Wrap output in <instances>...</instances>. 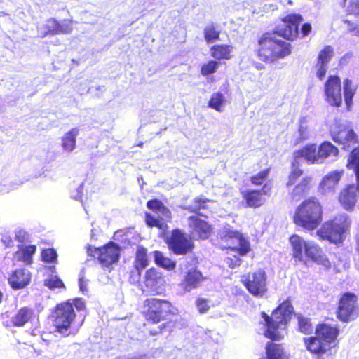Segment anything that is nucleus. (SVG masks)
Wrapping results in <instances>:
<instances>
[{
    "label": "nucleus",
    "instance_id": "f257e3e1",
    "mask_svg": "<svg viewBox=\"0 0 359 359\" xmlns=\"http://www.w3.org/2000/svg\"><path fill=\"white\" fill-rule=\"evenodd\" d=\"M303 22L299 13H287L280 18V24L271 32L258 36L255 48L257 59L264 64H273L292 54V46L289 41L308 36L312 32L310 22Z\"/></svg>",
    "mask_w": 359,
    "mask_h": 359
},
{
    "label": "nucleus",
    "instance_id": "f03ea898",
    "mask_svg": "<svg viewBox=\"0 0 359 359\" xmlns=\"http://www.w3.org/2000/svg\"><path fill=\"white\" fill-rule=\"evenodd\" d=\"M143 309V330L151 336L162 334L168 327L169 322L159 323L178 313L177 309L170 301L156 297L146 299Z\"/></svg>",
    "mask_w": 359,
    "mask_h": 359
},
{
    "label": "nucleus",
    "instance_id": "7ed1b4c3",
    "mask_svg": "<svg viewBox=\"0 0 359 359\" xmlns=\"http://www.w3.org/2000/svg\"><path fill=\"white\" fill-rule=\"evenodd\" d=\"M340 330L337 325L320 323L315 327V335L303 338L306 349L318 359L331 355V350L338 344Z\"/></svg>",
    "mask_w": 359,
    "mask_h": 359
},
{
    "label": "nucleus",
    "instance_id": "20e7f679",
    "mask_svg": "<svg viewBox=\"0 0 359 359\" xmlns=\"http://www.w3.org/2000/svg\"><path fill=\"white\" fill-rule=\"evenodd\" d=\"M74 309L77 312L84 311V301L80 298L68 299L56 304L52 309L50 317L56 332L64 336L75 334L77 332L81 323L75 326L76 314Z\"/></svg>",
    "mask_w": 359,
    "mask_h": 359
},
{
    "label": "nucleus",
    "instance_id": "39448f33",
    "mask_svg": "<svg viewBox=\"0 0 359 359\" xmlns=\"http://www.w3.org/2000/svg\"><path fill=\"white\" fill-rule=\"evenodd\" d=\"M323 219V206L316 197H309L302 201L296 208L292 217L294 224L309 231L316 230Z\"/></svg>",
    "mask_w": 359,
    "mask_h": 359
},
{
    "label": "nucleus",
    "instance_id": "423d86ee",
    "mask_svg": "<svg viewBox=\"0 0 359 359\" xmlns=\"http://www.w3.org/2000/svg\"><path fill=\"white\" fill-rule=\"evenodd\" d=\"M351 221L347 215H339L321 223L317 229L316 234L320 240L328 241L334 244L342 243L344 241V234L349 230Z\"/></svg>",
    "mask_w": 359,
    "mask_h": 359
},
{
    "label": "nucleus",
    "instance_id": "0eeeda50",
    "mask_svg": "<svg viewBox=\"0 0 359 359\" xmlns=\"http://www.w3.org/2000/svg\"><path fill=\"white\" fill-rule=\"evenodd\" d=\"M337 318L342 323H350L359 317V303L357 295L353 292L342 293L335 311Z\"/></svg>",
    "mask_w": 359,
    "mask_h": 359
},
{
    "label": "nucleus",
    "instance_id": "6e6552de",
    "mask_svg": "<svg viewBox=\"0 0 359 359\" xmlns=\"http://www.w3.org/2000/svg\"><path fill=\"white\" fill-rule=\"evenodd\" d=\"M168 250L175 255H187L192 253L195 245L189 235L180 229L171 231L165 239Z\"/></svg>",
    "mask_w": 359,
    "mask_h": 359
},
{
    "label": "nucleus",
    "instance_id": "1a4fd4ad",
    "mask_svg": "<svg viewBox=\"0 0 359 359\" xmlns=\"http://www.w3.org/2000/svg\"><path fill=\"white\" fill-rule=\"evenodd\" d=\"M241 282L253 297H262L268 292L267 275L262 269L243 275Z\"/></svg>",
    "mask_w": 359,
    "mask_h": 359
},
{
    "label": "nucleus",
    "instance_id": "9d476101",
    "mask_svg": "<svg viewBox=\"0 0 359 359\" xmlns=\"http://www.w3.org/2000/svg\"><path fill=\"white\" fill-rule=\"evenodd\" d=\"M121 248L113 242L109 241L102 247H88V254L97 259L101 266L109 268L118 262L120 258Z\"/></svg>",
    "mask_w": 359,
    "mask_h": 359
},
{
    "label": "nucleus",
    "instance_id": "9b49d317",
    "mask_svg": "<svg viewBox=\"0 0 359 359\" xmlns=\"http://www.w3.org/2000/svg\"><path fill=\"white\" fill-rule=\"evenodd\" d=\"M330 137L345 151L359 143L358 137L351 124L335 123L334 128L330 130Z\"/></svg>",
    "mask_w": 359,
    "mask_h": 359
},
{
    "label": "nucleus",
    "instance_id": "f8f14e48",
    "mask_svg": "<svg viewBox=\"0 0 359 359\" xmlns=\"http://www.w3.org/2000/svg\"><path fill=\"white\" fill-rule=\"evenodd\" d=\"M272 184L265 182L261 189H248L241 190L242 203L245 208H258L262 206L266 199L264 196H271L272 193Z\"/></svg>",
    "mask_w": 359,
    "mask_h": 359
},
{
    "label": "nucleus",
    "instance_id": "ddd939ff",
    "mask_svg": "<svg viewBox=\"0 0 359 359\" xmlns=\"http://www.w3.org/2000/svg\"><path fill=\"white\" fill-rule=\"evenodd\" d=\"M220 239L226 243L233 245L228 246L227 248L237 252L241 256H245L250 251L249 242L238 231L230 228L224 229Z\"/></svg>",
    "mask_w": 359,
    "mask_h": 359
},
{
    "label": "nucleus",
    "instance_id": "4468645a",
    "mask_svg": "<svg viewBox=\"0 0 359 359\" xmlns=\"http://www.w3.org/2000/svg\"><path fill=\"white\" fill-rule=\"evenodd\" d=\"M325 101L332 107H340L342 104L341 80L337 74H330L324 83Z\"/></svg>",
    "mask_w": 359,
    "mask_h": 359
},
{
    "label": "nucleus",
    "instance_id": "2eb2a0df",
    "mask_svg": "<svg viewBox=\"0 0 359 359\" xmlns=\"http://www.w3.org/2000/svg\"><path fill=\"white\" fill-rule=\"evenodd\" d=\"M359 198V180L356 184L346 185L341 189L338 195V201L340 205L347 211L353 210Z\"/></svg>",
    "mask_w": 359,
    "mask_h": 359
},
{
    "label": "nucleus",
    "instance_id": "dca6fc26",
    "mask_svg": "<svg viewBox=\"0 0 359 359\" xmlns=\"http://www.w3.org/2000/svg\"><path fill=\"white\" fill-rule=\"evenodd\" d=\"M334 57V49L330 46H325L320 50L315 65L316 75L319 80H323L327 72L328 65Z\"/></svg>",
    "mask_w": 359,
    "mask_h": 359
},
{
    "label": "nucleus",
    "instance_id": "f3484780",
    "mask_svg": "<svg viewBox=\"0 0 359 359\" xmlns=\"http://www.w3.org/2000/svg\"><path fill=\"white\" fill-rule=\"evenodd\" d=\"M201 215H191L188 217L189 226L198 238L208 239L212 233V226L208 222L202 219Z\"/></svg>",
    "mask_w": 359,
    "mask_h": 359
},
{
    "label": "nucleus",
    "instance_id": "a211bd4d",
    "mask_svg": "<svg viewBox=\"0 0 359 359\" xmlns=\"http://www.w3.org/2000/svg\"><path fill=\"white\" fill-rule=\"evenodd\" d=\"M344 175V170H335L325 175L318 184V190L323 194L334 191Z\"/></svg>",
    "mask_w": 359,
    "mask_h": 359
},
{
    "label": "nucleus",
    "instance_id": "6ab92c4d",
    "mask_svg": "<svg viewBox=\"0 0 359 359\" xmlns=\"http://www.w3.org/2000/svg\"><path fill=\"white\" fill-rule=\"evenodd\" d=\"M31 273L24 268L13 270L8 278L10 287L15 290H21L27 286L31 281Z\"/></svg>",
    "mask_w": 359,
    "mask_h": 359
},
{
    "label": "nucleus",
    "instance_id": "aec40b11",
    "mask_svg": "<svg viewBox=\"0 0 359 359\" xmlns=\"http://www.w3.org/2000/svg\"><path fill=\"white\" fill-rule=\"evenodd\" d=\"M205 280L201 271L196 266L192 267L185 273L180 285L185 291H191V290L198 287L202 282Z\"/></svg>",
    "mask_w": 359,
    "mask_h": 359
},
{
    "label": "nucleus",
    "instance_id": "412c9836",
    "mask_svg": "<svg viewBox=\"0 0 359 359\" xmlns=\"http://www.w3.org/2000/svg\"><path fill=\"white\" fill-rule=\"evenodd\" d=\"M144 283L147 289L155 294H158L159 288L165 283L161 273L154 267L146 271L144 276Z\"/></svg>",
    "mask_w": 359,
    "mask_h": 359
},
{
    "label": "nucleus",
    "instance_id": "4be33fe9",
    "mask_svg": "<svg viewBox=\"0 0 359 359\" xmlns=\"http://www.w3.org/2000/svg\"><path fill=\"white\" fill-rule=\"evenodd\" d=\"M318 147L315 143H310L293 152V159L299 161L304 158L309 164H319Z\"/></svg>",
    "mask_w": 359,
    "mask_h": 359
},
{
    "label": "nucleus",
    "instance_id": "5701e85b",
    "mask_svg": "<svg viewBox=\"0 0 359 359\" xmlns=\"http://www.w3.org/2000/svg\"><path fill=\"white\" fill-rule=\"evenodd\" d=\"M305 255L308 259L322 265L327 269L331 268V263L327 257L323 253L322 248L313 242H309L307 244Z\"/></svg>",
    "mask_w": 359,
    "mask_h": 359
},
{
    "label": "nucleus",
    "instance_id": "b1692460",
    "mask_svg": "<svg viewBox=\"0 0 359 359\" xmlns=\"http://www.w3.org/2000/svg\"><path fill=\"white\" fill-rule=\"evenodd\" d=\"M233 47L230 44L218 43L210 47V53L214 60L221 63L233 57Z\"/></svg>",
    "mask_w": 359,
    "mask_h": 359
},
{
    "label": "nucleus",
    "instance_id": "393cba45",
    "mask_svg": "<svg viewBox=\"0 0 359 359\" xmlns=\"http://www.w3.org/2000/svg\"><path fill=\"white\" fill-rule=\"evenodd\" d=\"M289 241L292 246V257L299 262L304 260V252L306 253V248L309 242H306L300 236L292 234Z\"/></svg>",
    "mask_w": 359,
    "mask_h": 359
},
{
    "label": "nucleus",
    "instance_id": "a878e982",
    "mask_svg": "<svg viewBox=\"0 0 359 359\" xmlns=\"http://www.w3.org/2000/svg\"><path fill=\"white\" fill-rule=\"evenodd\" d=\"M34 317V309L29 306L21 307L11 318L13 327H22Z\"/></svg>",
    "mask_w": 359,
    "mask_h": 359
},
{
    "label": "nucleus",
    "instance_id": "bb28decb",
    "mask_svg": "<svg viewBox=\"0 0 359 359\" xmlns=\"http://www.w3.org/2000/svg\"><path fill=\"white\" fill-rule=\"evenodd\" d=\"M318 147L320 163L329 158H336L339 154V148L329 140L323 141Z\"/></svg>",
    "mask_w": 359,
    "mask_h": 359
},
{
    "label": "nucleus",
    "instance_id": "cd10ccee",
    "mask_svg": "<svg viewBox=\"0 0 359 359\" xmlns=\"http://www.w3.org/2000/svg\"><path fill=\"white\" fill-rule=\"evenodd\" d=\"M297 320V330L299 333L305 335H310L313 333L315 327H313L311 318L304 316L302 313H293Z\"/></svg>",
    "mask_w": 359,
    "mask_h": 359
},
{
    "label": "nucleus",
    "instance_id": "c85d7f7f",
    "mask_svg": "<svg viewBox=\"0 0 359 359\" xmlns=\"http://www.w3.org/2000/svg\"><path fill=\"white\" fill-rule=\"evenodd\" d=\"M313 178L311 176H304L299 182L294 184L292 190L293 198L302 197L307 194L312 187Z\"/></svg>",
    "mask_w": 359,
    "mask_h": 359
},
{
    "label": "nucleus",
    "instance_id": "c756f323",
    "mask_svg": "<svg viewBox=\"0 0 359 359\" xmlns=\"http://www.w3.org/2000/svg\"><path fill=\"white\" fill-rule=\"evenodd\" d=\"M213 200L209 199L203 196H197L193 199V204L189 206L187 210L191 213H194V215H201L202 217H205L208 218L207 216L203 215L201 213V210H208V203L213 202Z\"/></svg>",
    "mask_w": 359,
    "mask_h": 359
},
{
    "label": "nucleus",
    "instance_id": "7c9ffc66",
    "mask_svg": "<svg viewBox=\"0 0 359 359\" xmlns=\"http://www.w3.org/2000/svg\"><path fill=\"white\" fill-rule=\"evenodd\" d=\"M36 251V247L34 245H29L26 246H19V250L15 252L19 261L24 262L26 264H31L32 263V256Z\"/></svg>",
    "mask_w": 359,
    "mask_h": 359
},
{
    "label": "nucleus",
    "instance_id": "2f4dec72",
    "mask_svg": "<svg viewBox=\"0 0 359 359\" xmlns=\"http://www.w3.org/2000/svg\"><path fill=\"white\" fill-rule=\"evenodd\" d=\"M79 133L78 128H72L62 138V147L67 151H72L76 147V137Z\"/></svg>",
    "mask_w": 359,
    "mask_h": 359
},
{
    "label": "nucleus",
    "instance_id": "473e14b6",
    "mask_svg": "<svg viewBox=\"0 0 359 359\" xmlns=\"http://www.w3.org/2000/svg\"><path fill=\"white\" fill-rule=\"evenodd\" d=\"M356 88L354 86L352 80L346 78L343 81V93L344 100L348 108H349L353 103V98L355 94Z\"/></svg>",
    "mask_w": 359,
    "mask_h": 359
},
{
    "label": "nucleus",
    "instance_id": "72a5a7b5",
    "mask_svg": "<svg viewBox=\"0 0 359 359\" xmlns=\"http://www.w3.org/2000/svg\"><path fill=\"white\" fill-rule=\"evenodd\" d=\"M290 168L291 170L286 183V186L288 187L294 185L299 178L304 174V170L300 168L299 161L294 159H292Z\"/></svg>",
    "mask_w": 359,
    "mask_h": 359
},
{
    "label": "nucleus",
    "instance_id": "f704fd0d",
    "mask_svg": "<svg viewBox=\"0 0 359 359\" xmlns=\"http://www.w3.org/2000/svg\"><path fill=\"white\" fill-rule=\"evenodd\" d=\"M149 265L147 250L143 246H138L134 260L135 268L144 269Z\"/></svg>",
    "mask_w": 359,
    "mask_h": 359
},
{
    "label": "nucleus",
    "instance_id": "c9c22d12",
    "mask_svg": "<svg viewBox=\"0 0 359 359\" xmlns=\"http://www.w3.org/2000/svg\"><path fill=\"white\" fill-rule=\"evenodd\" d=\"M220 34V30H219L218 27L214 23L208 25L203 29V36L208 43H213L219 40Z\"/></svg>",
    "mask_w": 359,
    "mask_h": 359
},
{
    "label": "nucleus",
    "instance_id": "e433bc0d",
    "mask_svg": "<svg viewBox=\"0 0 359 359\" xmlns=\"http://www.w3.org/2000/svg\"><path fill=\"white\" fill-rule=\"evenodd\" d=\"M155 263L168 271L174 270L176 267V262L170 258L165 257L161 251L156 250L154 252Z\"/></svg>",
    "mask_w": 359,
    "mask_h": 359
},
{
    "label": "nucleus",
    "instance_id": "4c0bfd02",
    "mask_svg": "<svg viewBox=\"0 0 359 359\" xmlns=\"http://www.w3.org/2000/svg\"><path fill=\"white\" fill-rule=\"evenodd\" d=\"M346 166L353 170L356 180H359V146L354 147L349 153Z\"/></svg>",
    "mask_w": 359,
    "mask_h": 359
},
{
    "label": "nucleus",
    "instance_id": "58836bf2",
    "mask_svg": "<svg viewBox=\"0 0 359 359\" xmlns=\"http://www.w3.org/2000/svg\"><path fill=\"white\" fill-rule=\"evenodd\" d=\"M224 102L225 98L224 95L221 92H215L212 94L208 106L217 111L221 112L222 111V107Z\"/></svg>",
    "mask_w": 359,
    "mask_h": 359
},
{
    "label": "nucleus",
    "instance_id": "ea45409f",
    "mask_svg": "<svg viewBox=\"0 0 359 359\" xmlns=\"http://www.w3.org/2000/svg\"><path fill=\"white\" fill-rule=\"evenodd\" d=\"M57 20L56 18H48L42 27L43 31L41 33V37L57 35Z\"/></svg>",
    "mask_w": 359,
    "mask_h": 359
},
{
    "label": "nucleus",
    "instance_id": "a19ab883",
    "mask_svg": "<svg viewBox=\"0 0 359 359\" xmlns=\"http://www.w3.org/2000/svg\"><path fill=\"white\" fill-rule=\"evenodd\" d=\"M74 24L75 22L72 18H66L62 20H57V35L71 34L74 30Z\"/></svg>",
    "mask_w": 359,
    "mask_h": 359
},
{
    "label": "nucleus",
    "instance_id": "79ce46f5",
    "mask_svg": "<svg viewBox=\"0 0 359 359\" xmlns=\"http://www.w3.org/2000/svg\"><path fill=\"white\" fill-rule=\"evenodd\" d=\"M271 172V167H268L266 168H264L262 170H260L259 172L252 175L250 177V181L252 184L255 186H261L264 185L265 184L264 182L267 180L269 178V174Z\"/></svg>",
    "mask_w": 359,
    "mask_h": 359
},
{
    "label": "nucleus",
    "instance_id": "37998d69",
    "mask_svg": "<svg viewBox=\"0 0 359 359\" xmlns=\"http://www.w3.org/2000/svg\"><path fill=\"white\" fill-rule=\"evenodd\" d=\"M220 63L212 59L203 63L201 66L200 73L203 76H208L217 72Z\"/></svg>",
    "mask_w": 359,
    "mask_h": 359
},
{
    "label": "nucleus",
    "instance_id": "c03bdc74",
    "mask_svg": "<svg viewBox=\"0 0 359 359\" xmlns=\"http://www.w3.org/2000/svg\"><path fill=\"white\" fill-rule=\"evenodd\" d=\"M298 133L299 137L295 142L294 145L299 144L302 142L306 140L309 137V127L306 124V119L305 117H302L299 119V125L298 126Z\"/></svg>",
    "mask_w": 359,
    "mask_h": 359
},
{
    "label": "nucleus",
    "instance_id": "a18cd8bd",
    "mask_svg": "<svg viewBox=\"0 0 359 359\" xmlns=\"http://www.w3.org/2000/svg\"><path fill=\"white\" fill-rule=\"evenodd\" d=\"M145 223L150 227H156L158 229H164L167 227V224L162 222L161 219L156 218L150 212L145 213Z\"/></svg>",
    "mask_w": 359,
    "mask_h": 359
},
{
    "label": "nucleus",
    "instance_id": "49530a36",
    "mask_svg": "<svg viewBox=\"0 0 359 359\" xmlns=\"http://www.w3.org/2000/svg\"><path fill=\"white\" fill-rule=\"evenodd\" d=\"M44 285L51 290L65 287L62 280L57 276H50L44 280Z\"/></svg>",
    "mask_w": 359,
    "mask_h": 359
},
{
    "label": "nucleus",
    "instance_id": "de8ad7c7",
    "mask_svg": "<svg viewBox=\"0 0 359 359\" xmlns=\"http://www.w3.org/2000/svg\"><path fill=\"white\" fill-rule=\"evenodd\" d=\"M147 207L148 209L153 212H158L161 211L162 212H164L165 211L169 212V210L163 203L157 198L150 199L147 201Z\"/></svg>",
    "mask_w": 359,
    "mask_h": 359
},
{
    "label": "nucleus",
    "instance_id": "09e8293b",
    "mask_svg": "<svg viewBox=\"0 0 359 359\" xmlns=\"http://www.w3.org/2000/svg\"><path fill=\"white\" fill-rule=\"evenodd\" d=\"M41 258L46 263H55L57 261V255L54 249L46 248L42 250Z\"/></svg>",
    "mask_w": 359,
    "mask_h": 359
},
{
    "label": "nucleus",
    "instance_id": "8fccbe9b",
    "mask_svg": "<svg viewBox=\"0 0 359 359\" xmlns=\"http://www.w3.org/2000/svg\"><path fill=\"white\" fill-rule=\"evenodd\" d=\"M346 15L359 16V0H351L346 10Z\"/></svg>",
    "mask_w": 359,
    "mask_h": 359
},
{
    "label": "nucleus",
    "instance_id": "3c124183",
    "mask_svg": "<svg viewBox=\"0 0 359 359\" xmlns=\"http://www.w3.org/2000/svg\"><path fill=\"white\" fill-rule=\"evenodd\" d=\"M224 262L226 266L230 269H235L238 267L241 264V259L239 257L235 255H228Z\"/></svg>",
    "mask_w": 359,
    "mask_h": 359
},
{
    "label": "nucleus",
    "instance_id": "603ef678",
    "mask_svg": "<svg viewBox=\"0 0 359 359\" xmlns=\"http://www.w3.org/2000/svg\"><path fill=\"white\" fill-rule=\"evenodd\" d=\"M142 271L143 269L135 268L133 266V269L130 271L129 276V281L131 284L135 285L140 283Z\"/></svg>",
    "mask_w": 359,
    "mask_h": 359
},
{
    "label": "nucleus",
    "instance_id": "864d4df0",
    "mask_svg": "<svg viewBox=\"0 0 359 359\" xmlns=\"http://www.w3.org/2000/svg\"><path fill=\"white\" fill-rule=\"evenodd\" d=\"M196 305L200 313L208 312L210 308L208 301L204 298H198L196 301Z\"/></svg>",
    "mask_w": 359,
    "mask_h": 359
},
{
    "label": "nucleus",
    "instance_id": "5fc2aeb1",
    "mask_svg": "<svg viewBox=\"0 0 359 359\" xmlns=\"http://www.w3.org/2000/svg\"><path fill=\"white\" fill-rule=\"evenodd\" d=\"M27 233L25 231H20L15 235V240L20 243H24L26 240Z\"/></svg>",
    "mask_w": 359,
    "mask_h": 359
},
{
    "label": "nucleus",
    "instance_id": "6e6d98bb",
    "mask_svg": "<svg viewBox=\"0 0 359 359\" xmlns=\"http://www.w3.org/2000/svg\"><path fill=\"white\" fill-rule=\"evenodd\" d=\"M344 24H346L348 27V29L349 32H353L355 30H356L357 29V25H355L354 23H353L352 22H351L350 20H346L344 21Z\"/></svg>",
    "mask_w": 359,
    "mask_h": 359
},
{
    "label": "nucleus",
    "instance_id": "4d7b16f0",
    "mask_svg": "<svg viewBox=\"0 0 359 359\" xmlns=\"http://www.w3.org/2000/svg\"><path fill=\"white\" fill-rule=\"evenodd\" d=\"M355 242H356V251L359 254V223H358V227H357L356 233L355 235Z\"/></svg>",
    "mask_w": 359,
    "mask_h": 359
},
{
    "label": "nucleus",
    "instance_id": "13d9d810",
    "mask_svg": "<svg viewBox=\"0 0 359 359\" xmlns=\"http://www.w3.org/2000/svg\"><path fill=\"white\" fill-rule=\"evenodd\" d=\"M79 286H80V289L81 290L83 291L86 290V285H85V283H84V280L83 278L79 279Z\"/></svg>",
    "mask_w": 359,
    "mask_h": 359
},
{
    "label": "nucleus",
    "instance_id": "bf43d9fd",
    "mask_svg": "<svg viewBox=\"0 0 359 359\" xmlns=\"http://www.w3.org/2000/svg\"><path fill=\"white\" fill-rule=\"evenodd\" d=\"M3 242L6 244V247H11L13 245V241L11 238H8V240L6 243V240H3Z\"/></svg>",
    "mask_w": 359,
    "mask_h": 359
},
{
    "label": "nucleus",
    "instance_id": "052dcab7",
    "mask_svg": "<svg viewBox=\"0 0 359 359\" xmlns=\"http://www.w3.org/2000/svg\"><path fill=\"white\" fill-rule=\"evenodd\" d=\"M342 6H345L347 0H339Z\"/></svg>",
    "mask_w": 359,
    "mask_h": 359
},
{
    "label": "nucleus",
    "instance_id": "680f3d73",
    "mask_svg": "<svg viewBox=\"0 0 359 359\" xmlns=\"http://www.w3.org/2000/svg\"><path fill=\"white\" fill-rule=\"evenodd\" d=\"M256 68L258 69H261L264 68V66L262 65H261V64H259V65H256Z\"/></svg>",
    "mask_w": 359,
    "mask_h": 359
},
{
    "label": "nucleus",
    "instance_id": "e2e57ef3",
    "mask_svg": "<svg viewBox=\"0 0 359 359\" xmlns=\"http://www.w3.org/2000/svg\"><path fill=\"white\" fill-rule=\"evenodd\" d=\"M50 269L51 270V271L54 272L55 271V267L54 266H50Z\"/></svg>",
    "mask_w": 359,
    "mask_h": 359
},
{
    "label": "nucleus",
    "instance_id": "0e129e2a",
    "mask_svg": "<svg viewBox=\"0 0 359 359\" xmlns=\"http://www.w3.org/2000/svg\"><path fill=\"white\" fill-rule=\"evenodd\" d=\"M143 144H144V143H143V142H140V143H138L137 146H138L139 147H143Z\"/></svg>",
    "mask_w": 359,
    "mask_h": 359
},
{
    "label": "nucleus",
    "instance_id": "69168bd1",
    "mask_svg": "<svg viewBox=\"0 0 359 359\" xmlns=\"http://www.w3.org/2000/svg\"><path fill=\"white\" fill-rule=\"evenodd\" d=\"M189 265V263L186 264V268H187V269H188Z\"/></svg>",
    "mask_w": 359,
    "mask_h": 359
},
{
    "label": "nucleus",
    "instance_id": "338daca9",
    "mask_svg": "<svg viewBox=\"0 0 359 359\" xmlns=\"http://www.w3.org/2000/svg\"><path fill=\"white\" fill-rule=\"evenodd\" d=\"M194 259L196 261V263H197V258L195 257Z\"/></svg>",
    "mask_w": 359,
    "mask_h": 359
}]
</instances>
